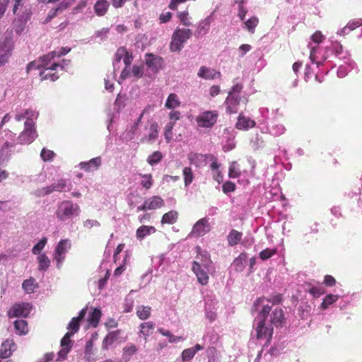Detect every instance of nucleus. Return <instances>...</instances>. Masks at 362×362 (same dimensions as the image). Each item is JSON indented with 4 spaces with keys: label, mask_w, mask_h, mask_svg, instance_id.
<instances>
[{
    "label": "nucleus",
    "mask_w": 362,
    "mask_h": 362,
    "mask_svg": "<svg viewBox=\"0 0 362 362\" xmlns=\"http://www.w3.org/2000/svg\"><path fill=\"white\" fill-rule=\"evenodd\" d=\"M12 12L18 21L25 23L33 14L31 6L25 4V0H13Z\"/></svg>",
    "instance_id": "1"
},
{
    "label": "nucleus",
    "mask_w": 362,
    "mask_h": 362,
    "mask_svg": "<svg viewBox=\"0 0 362 362\" xmlns=\"http://www.w3.org/2000/svg\"><path fill=\"white\" fill-rule=\"evenodd\" d=\"M79 207L76 204H74L71 201H62L58 204L56 211V216L60 221H65L71 218L74 215H78Z\"/></svg>",
    "instance_id": "2"
},
{
    "label": "nucleus",
    "mask_w": 362,
    "mask_h": 362,
    "mask_svg": "<svg viewBox=\"0 0 362 362\" xmlns=\"http://www.w3.org/2000/svg\"><path fill=\"white\" fill-rule=\"evenodd\" d=\"M192 31L190 29H177L173 35L170 49L172 52H179L183 44L191 37Z\"/></svg>",
    "instance_id": "3"
},
{
    "label": "nucleus",
    "mask_w": 362,
    "mask_h": 362,
    "mask_svg": "<svg viewBox=\"0 0 362 362\" xmlns=\"http://www.w3.org/2000/svg\"><path fill=\"white\" fill-rule=\"evenodd\" d=\"M23 132L19 135L18 140L21 144H30L37 138V134L35 129L34 122L27 117Z\"/></svg>",
    "instance_id": "4"
},
{
    "label": "nucleus",
    "mask_w": 362,
    "mask_h": 362,
    "mask_svg": "<svg viewBox=\"0 0 362 362\" xmlns=\"http://www.w3.org/2000/svg\"><path fill=\"white\" fill-rule=\"evenodd\" d=\"M218 116L216 110L205 111L196 117V122L199 127L211 128L216 124Z\"/></svg>",
    "instance_id": "5"
},
{
    "label": "nucleus",
    "mask_w": 362,
    "mask_h": 362,
    "mask_svg": "<svg viewBox=\"0 0 362 362\" xmlns=\"http://www.w3.org/2000/svg\"><path fill=\"white\" fill-rule=\"evenodd\" d=\"M57 57V51H53L45 54L39 58L37 62H31L27 65V72L28 73L33 69H40L49 67L52 64V61Z\"/></svg>",
    "instance_id": "6"
},
{
    "label": "nucleus",
    "mask_w": 362,
    "mask_h": 362,
    "mask_svg": "<svg viewBox=\"0 0 362 362\" xmlns=\"http://www.w3.org/2000/svg\"><path fill=\"white\" fill-rule=\"evenodd\" d=\"M60 68L61 70L65 69V66L61 63H52L49 67H46L43 71L40 72V76L42 81L49 80L50 81H55L59 78V74L57 69Z\"/></svg>",
    "instance_id": "7"
},
{
    "label": "nucleus",
    "mask_w": 362,
    "mask_h": 362,
    "mask_svg": "<svg viewBox=\"0 0 362 362\" xmlns=\"http://www.w3.org/2000/svg\"><path fill=\"white\" fill-rule=\"evenodd\" d=\"M32 310V305L29 303H20L14 304L8 311L9 317H27Z\"/></svg>",
    "instance_id": "8"
},
{
    "label": "nucleus",
    "mask_w": 362,
    "mask_h": 362,
    "mask_svg": "<svg viewBox=\"0 0 362 362\" xmlns=\"http://www.w3.org/2000/svg\"><path fill=\"white\" fill-rule=\"evenodd\" d=\"M192 270L197 278V281L202 286H205L209 283V276L208 272L204 267H202L201 263L197 261L192 262Z\"/></svg>",
    "instance_id": "9"
},
{
    "label": "nucleus",
    "mask_w": 362,
    "mask_h": 362,
    "mask_svg": "<svg viewBox=\"0 0 362 362\" xmlns=\"http://www.w3.org/2000/svg\"><path fill=\"white\" fill-rule=\"evenodd\" d=\"M211 226L209 223V218L204 217L197 221L194 225L191 231V235L195 237H201L204 235L206 233L209 232Z\"/></svg>",
    "instance_id": "10"
},
{
    "label": "nucleus",
    "mask_w": 362,
    "mask_h": 362,
    "mask_svg": "<svg viewBox=\"0 0 362 362\" xmlns=\"http://www.w3.org/2000/svg\"><path fill=\"white\" fill-rule=\"evenodd\" d=\"M145 58L146 66L154 73L158 72L164 66V59L161 57L147 53Z\"/></svg>",
    "instance_id": "11"
},
{
    "label": "nucleus",
    "mask_w": 362,
    "mask_h": 362,
    "mask_svg": "<svg viewBox=\"0 0 362 362\" xmlns=\"http://www.w3.org/2000/svg\"><path fill=\"white\" fill-rule=\"evenodd\" d=\"M70 247L69 240H62L58 243L54 252V259L57 261L58 268L61 267V264L65 258V254Z\"/></svg>",
    "instance_id": "12"
},
{
    "label": "nucleus",
    "mask_w": 362,
    "mask_h": 362,
    "mask_svg": "<svg viewBox=\"0 0 362 362\" xmlns=\"http://www.w3.org/2000/svg\"><path fill=\"white\" fill-rule=\"evenodd\" d=\"M286 318L281 308H275L270 315V322L276 327H282L285 323Z\"/></svg>",
    "instance_id": "13"
},
{
    "label": "nucleus",
    "mask_w": 362,
    "mask_h": 362,
    "mask_svg": "<svg viewBox=\"0 0 362 362\" xmlns=\"http://www.w3.org/2000/svg\"><path fill=\"white\" fill-rule=\"evenodd\" d=\"M240 100V95H228L225 101L227 112L230 114L237 113Z\"/></svg>",
    "instance_id": "14"
},
{
    "label": "nucleus",
    "mask_w": 362,
    "mask_h": 362,
    "mask_svg": "<svg viewBox=\"0 0 362 362\" xmlns=\"http://www.w3.org/2000/svg\"><path fill=\"white\" fill-rule=\"evenodd\" d=\"M16 349V344L13 339H6L0 347V358L10 357Z\"/></svg>",
    "instance_id": "15"
},
{
    "label": "nucleus",
    "mask_w": 362,
    "mask_h": 362,
    "mask_svg": "<svg viewBox=\"0 0 362 362\" xmlns=\"http://www.w3.org/2000/svg\"><path fill=\"white\" fill-rule=\"evenodd\" d=\"M256 332L257 339L268 338L269 339L273 334V327H267L266 321L260 320L257 326Z\"/></svg>",
    "instance_id": "16"
},
{
    "label": "nucleus",
    "mask_w": 362,
    "mask_h": 362,
    "mask_svg": "<svg viewBox=\"0 0 362 362\" xmlns=\"http://www.w3.org/2000/svg\"><path fill=\"white\" fill-rule=\"evenodd\" d=\"M139 329V335L141 336L146 342L148 341V337L152 335L153 332L155 323L151 321L141 323Z\"/></svg>",
    "instance_id": "17"
},
{
    "label": "nucleus",
    "mask_w": 362,
    "mask_h": 362,
    "mask_svg": "<svg viewBox=\"0 0 362 362\" xmlns=\"http://www.w3.org/2000/svg\"><path fill=\"white\" fill-rule=\"evenodd\" d=\"M110 8V3L107 0H95L93 5L94 13L99 17L107 14Z\"/></svg>",
    "instance_id": "18"
},
{
    "label": "nucleus",
    "mask_w": 362,
    "mask_h": 362,
    "mask_svg": "<svg viewBox=\"0 0 362 362\" xmlns=\"http://www.w3.org/2000/svg\"><path fill=\"white\" fill-rule=\"evenodd\" d=\"M158 136V124L156 122H152L149 127V133L141 139L142 143H153Z\"/></svg>",
    "instance_id": "19"
},
{
    "label": "nucleus",
    "mask_w": 362,
    "mask_h": 362,
    "mask_svg": "<svg viewBox=\"0 0 362 362\" xmlns=\"http://www.w3.org/2000/svg\"><path fill=\"white\" fill-rule=\"evenodd\" d=\"M120 334V329L109 332L103 340L102 348L107 350L111 345L119 339Z\"/></svg>",
    "instance_id": "20"
},
{
    "label": "nucleus",
    "mask_w": 362,
    "mask_h": 362,
    "mask_svg": "<svg viewBox=\"0 0 362 362\" xmlns=\"http://www.w3.org/2000/svg\"><path fill=\"white\" fill-rule=\"evenodd\" d=\"M255 122L254 120L245 117L240 113L238 117V121L235 127L239 130H247L250 128L254 127Z\"/></svg>",
    "instance_id": "21"
},
{
    "label": "nucleus",
    "mask_w": 362,
    "mask_h": 362,
    "mask_svg": "<svg viewBox=\"0 0 362 362\" xmlns=\"http://www.w3.org/2000/svg\"><path fill=\"white\" fill-rule=\"evenodd\" d=\"M101 165V158L96 157L90 159L88 162H81L79 164L81 169L86 171H91L97 170Z\"/></svg>",
    "instance_id": "22"
},
{
    "label": "nucleus",
    "mask_w": 362,
    "mask_h": 362,
    "mask_svg": "<svg viewBox=\"0 0 362 362\" xmlns=\"http://www.w3.org/2000/svg\"><path fill=\"white\" fill-rule=\"evenodd\" d=\"M148 210H155L163 207L164 200L159 196H153L145 200Z\"/></svg>",
    "instance_id": "23"
},
{
    "label": "nucleus",
    "mask_w": 362,
    "mask_h": 362,
    "mask_svg": "<svg viewBox=\"0 0 362 362\" xmlns=\"http://www.w3.org/2000/svg\"><path fill=\"white\" fill-rule=\"evenodd\" d=\"M12 54L11 46L4 43L0 49V66H2L8 62Z\"/></svg>",
    "instance_id": "24"
},
{
    "label": "nucleus",
    "mask_w": 362,
    "mask_h": 362,
    "mask_svg": "<svg viewBox=\"0 0 362 362\" xmlns=\"http://www.w3.org/2000/svg\"><path fill=\"white\" fill-rule=\"evenodd\" d=\"M138 351V347L134 344H129L122 349V358L124 362H129L132 356Z\"/></svg>",
    "instance_id": "25"
},
{
    "label": "nucleus",
    "mask_w": 362,
    "mask_h": 362,
    "mask_svg": "<svg viewBox=\"0 0 362 362\" xmlns=\"http://www.w3.org/2000/svg\"><path fill=\"white\" fill-rule=\"evenodd\" d=\"M264 300L271 302L273 305H278L282 301V296L281 294H276L272 296L270 298H265L264 297L258 298L254 302V307L256 309H258V306L262 305L264 303Z\"/></svg>",
    "instance_id": "26"
},
{
    "label": "nucleus",
    "mask_w": 362,
    "mask_h": 362,
    "mask_svg": "<svg viewBox=\"0 0 362 362\" xmlns=\"http://www.w3.org/2000/svg\"><path fill=\"white\" fill-rule=\"evenodd\" d=\"M156 230L155 227L151 226H140L136 232V236L137 239L142 240L146 236L150 235L151 233H156Z\"/></svg>",
    "instance_id": "27"
},
{
    "label": "nucleus",
    "mask_w": 362,
    "mask_h": 362,
    "mask_svg": "<svg viewBox=\"0 0 362 362\" xmlns=\"http://www.w3.org/2000/svg\"><path fill=\"white\" fill-rule=\"evenodd\" d=\"M178 218V212L177 211L171 210L163 214L161 218V223L164 224H174L177 222Z\"/></svg>",
    "instance_id": "28"
},
{
    "label": "nucleus",
    "mask_w": 362,
    "mask_h": 362,
    "mask_svg": "<svg viewBox=\"0 0 362 362\" xmlns=\"http://www.w3.org/2000/svg\"><path fill=\"white\" fill-rule=\"evenodd\" d=\"M102 313L99 308H94L90 313L88 321L90 325L95 328L98 327Z\"/></svg>",
    "instance_id": "29"
},
{
    "label": "nucleus",
    "mask_w": 362,
    "mask_h": 362,
    "mask_svg": "<svg viewBox=\"0 0 362 362\" xmlns=\"http://www.w3.org/2000/svg\"><path fill=\"white\" fill-rule=\"evenodd\" d=\"M216 74L221 75L220 72H216L214 69H210L206 66H201L198 72V76L200 78L206 79H214Z\"/></svg>",
    "instance_id": "30"
},
{
    "label": "nucleus",
    "mask_w": 362,
    "mask_h": 362,
    "mask_svg": "<svg viewBox=\"0 0 362 362\" xmlns=\"http://www.w3.org/2000/svg\"><path fill=\"white\" fill-rule=\"evenodd\" d=\"M242 236L243 233L241 232L234 229L231 230L227 237L228 245L233 247L238 245L242 239Z\"/></svg>",
    "instance_id": "31"
},
{
    "label": "nucleus",
    "mask_w": 362,
    "mask_h": 362,
    "mask_svg": "<svg viewBox=\"0 0 362 362\" xmlns=\"http://www.w3.org/2000/svg\"><path fill=\"white\" fill-rule=\"evenodd\" d=\"M37 287L38 284L33 277L25 280L22 284V288L27 293H33Z\"/></svg>",
    "instance_id": "32"
},
{
    "label": "nucleus",
    "mask_w": 362,
    "mask_h": 362,
    "mask_svg": "<svg viewBox=\"0 0 362 362\" xmlns=\"http://www.w3.org/2000/svg\"><path fill=\"white\" fill-rule=\"evenodd\" d=\"M16 332L19 335H25L28 332V322L24 320H17L13 322Z\"/></svg>",
    "instance_id": "33"
},
{
    "label": "nucleus",
    "mask_w": 362,
    "mask_h": 362,
    "mask_svg": "<svg viewBox=\"0 0 362 362\" xmlns=\"http://www.w3.org/2000/svg\"><path fill=\"white\" fill-rule=\"evenodd\" d=\"M247 259V254L246 252H242L240 255L236 257L233 261V266L238 272L243 271L245 268V263Z\"/></svg>",
    "instance_id": "34"
},
{
    "label": "nucleus",
    "mask_w": 362,
    "mask_h": 362,
    "mask_svg": "<svg viewBox=\"0 0 362 362\" xmlns=\"http://www.w3.org/2000/svg\"><path fill=\"white\" fill-rule=\"evenodd\" d=\"M201 263L202 267H204L206 270H209L212 264L210 255L207 252L199 253L197 256V260Z\"/></svg>",
    "instance_id": "35"
},
{
    "label": "nucleus",
    "mask_w": 362,
    "mask_h": 362,
    "mask_svg": "<svg viewBox=\"0 0 362 362\" xmlns=\"http://www.w3.org/2000/svg\"><path fill=\"white\" fill-rule=\"evenodd\" d=\"M180 105V101L175 93H170L165 102V107L168 109H175Z\"/></svg>",
    "instance_id": "36"
},
{
    "label": "nucleus",
    "mask_w": 362,
    "mask_h": 362,
    "mask_svg": "<svg viewBox=\"0 0 362 362\" xmlns=\"http://www.w3.org/2000/svg\"><path fill=\"white\" fill-rule=\"evenodd\" d=\"M37 262L39 271H46L50 266V260L45 253L38 255Z\"/></svg>",
    "instance_id": "37"
},
{
    "label": "nucleus",
    "mask_w": 362,
    "mask_h": 362,
    "mask_svg": "<svg viewBox=\"0 0 362 362\" xmlns=\"http://www.w3.org/2000/svg\"><path fill=\"white\" fill-rule=\"evenodd\" d=\"M151 308L150 306L141 305L136 308V315L140 320H144L151 316Z\"/></svg>",
    "instance_id": "38"
},
{
    "label": "nucleus",
    "mask_w": 362,
    "mask_h": 362,
    "mask_svg": "<svg viewBox=\"0 0 362 362\" xmlns=\"http://www.w3.org/2000/svg\"><path fill=\"white\" fill-rule=\"evenodd\" d=\"M52 185L56 192H66L71 190V183L67 184L66 181L63 179L57 180V182L53 183Z\"/></svg>",
    "instance_id": "39"
},
{
    "label": "nucleus",
    "mask_w": 362,
    "mask_h": 362,
    "mask_svg": "<svg viewBox=\"0 0 362 362\" xmlns=\"http://www.w3.org/2000/svg\"><path fill=\"white\" fill-rule=\"evenodd\" d=\"M158 332L163 336L167 337L170 343H175L184 339L182 337L175 336L169 330L163 327L158 328Z\"/></svg>",
    "instance_id": "40"
},
{
    "label": "nucleus",
    "mask_w": 362,
    "mask_h": 362,
    "mask_svg": "<svg viewBox=\"0 0 362 362\" xmlns=\"http://www.w3.org/2000/svg\"><path fill=\"white\" fill-rule=\"evenodd\" d=\"M338 299H339V296H337V295H333V294L327 295L324 298V299L320 305V307L322 310H326L329 305H332Z\"/></svg>",
    "instance_id": "41"
},
{
    "label": "nucleus",
    "mask_w": 362,
    "mask_h": 362,
    "mask_svg": "<svg viewBox=\"0 0 362 362\" xmlns=\"http://www.w3.org/2000/svg\"><path fill=\"white\" fill-rule=\"evenodd\" d=\"M259 23V19L257 17L252 16L245 22V28L251 33H254L255 28Z\"/></svg>",
    "instance_id": "42"
},
{
    "label": "nucleus",
    "mask_w": 362,
    "mask_h": 362,
    "mask_svg": "<svg viewBox=\"0 0 362 362\" xmlns=\"http://www.w3.org/2000/svg\"><path fill=\"white\" fill-rule=\"evenodd\" d=\"M182 173H183V177H184L185 185V186L189 185L192 182L193 179H194V175H193L192 168L189 167L184 168V169L182 170Z\"/></svg>",
    "instance_id": "43"
},
{
    "label": "nucleus",
    "mask_w": 362,
    "mask_h": 362,
    "mask_svg": "<svg viewBox=\"0 0 362 362\" xmlns=\"http://www.w3.org/2000/svg\"><path fill=\"white\" fill-rule=\"evenodd\" d=\"M163 157V154L160 151H157L148 157L147 162L149 165H154L158 163L162 160Z\"/></svg>",
    "instance_id": "44"
},
{
    "label": "nucleus",
    "mask_w": 362,
    "mask_h": 362,
    "mask_svg": "<svg viewBox=\"0 0 362 362\" xmlns=\"http://www.w3.org/2000/svg\"><path fill=\"white\" fill-rule=\"evenodd\" d=\"M175 122H170L165 127L164 136L167 143H170L173 139V129Z\"/></svg>",
    "instance_id": "45"
},
{
    "label": "nucleus",
    "mask_w": 362,
    "mask_h": 362,
    "mask_svg": "<svg viewBox=\"0 0 362 362\" xmlns=\"http://www.w3.org/2000/svg\"><path fill=\"white\" fill-rule=\"evenodd\" d=\"M241 175L240 169L237 167V163L233 162L230 163L228 169V177L230 178H237Z\"/></svg>",
    "instance_id": "46"
},
{
    "label": "nucleus",
    "mask_w": 362,
    "mask_h": 362,
    "mask_svg": "<svg viewBox=\"0 0 362 362\" xmlns=\"http://www.w3.org/2000/svg\"><path fill=\"white\" fill-rule=\"evenodd\" d=\"M47 243V238L44 237L42 238L32 249V252L33 255H39L41 254V251L44 249L45 246Z\"/></svg>",
    "instance_id": "47"
},
{
    "label": "nucleus",
    "mask_w": 362,
    "mask_h": 362,
    "mask_svg": "<svg viewBox=\"0 0 362 362\" xmlns=\"http://www.w3.org/2000/svg\"><path fill=\"white\" fill-rule=\"evenodd\" d=\"M80 322L77 317H73L70 322L68 325L67 329L71 330L70 333H73L74 334L76 333L80 328Z\"/></svg>",
    "instance_id": "48"
},
{
    "label": "nucleus",
    "mask_w": 362,
    "mask_h": 362,
    "mask_svg": "<svg viewBox=\"0 0 362 362\" xmlns=\"http://www.w3.org/2000/svg\"><path fill=\"white\" fill-rule=\"evenodd\" d=\"M276 252V249L267 248L259 252V257L262 260H267L274 255Z\"/></svg>",
    "instance_id": "49"
},
{
    "label": "nucleus",
    "mask_w": 362,
    "mask_h": 362,
    "mask_svg": "<svg viewBox=\"0 0 362 362\" xmlns=\"http://www.w3.org/2000/svg\"><path fill=\"white\" fill-rule=\"evenodd\" d=\"M141 176L144 178V180H141V185H142V187L146 189H150L153 185L152 175L145 174L141 175Z\"/></svg>",
    "instance_id": "50"
},
{
    "label": "nucleus",
    "mask_w": 362,
    "mask_h": 362,
    "mask_svg": "<svg viewBox=\"0 0 362 362\" xmlns=\"http://www.w3.org/2000/svg\"><path fill=\"white\" fill-rule=\"evenodd\" d=\"M54 156H55V153H54V151L47 149L45 148H42L41 153H40V156L44 161L52 160Z\"/></svg>",
    "instance_id": "51"
},
{
    "label": "nucleus",
    "mask_w": 362,
    "mask_h": 362,
    "mask_svg": "<svg viewBox=\"0 0 362 362\" xmlns=\"http://www.w3.org/2000/svg\"><path fill=\"white\" fill-rule=\"evenodd\" d=\"M177 16L180 23L184 25L190 26L192 25L189 18V13L187 11L178 13Z\"/></svg>",
    "instance_id": "52"
},
{
    "label": "nucleus",
    "mask_w": 362,
    "mask_h": 362,
    "mask_svg": "<svg viewBox=\"0 0 362 362\" xmlns=\"http://www.w3.org/2000/svg\"><path fill=\"white\" fill-rule=\"evenodd\" d=\"M195 354L194 352V350H192V349L191 348H189L182 351L181 354V358L182 361H188L193 358Z\"/></svg>",
    "instance_id": "53"
},
{
    "label": "nucleus",
    "mask_w": 362,
    "mask_h": 362,
    "mask_svg": "<svg viewBox=\"0 0 362 362\" xmlns=\"http://www.w3.org/2000/svg\"><path fill=\"white\" fill-rule=\"evenodd\" d=\"M204 156L211 161V163L210 165L211 170L213 171L218 170L220 165L218 163L217 158L213 154L205 155Z\"/></svg>",
    "instance_id": "54"
},
{
    "label": "nucleus",
    "mask_w": 362,
    "mask_h": 362,
    "mask_svg": "<svg viewBox=\"0 0 362 362\" xmlns=\"http://www.w3.org/2000/svg\"><path fill=\"white\" fill-rule=\"evenodd\" d=\"M235 189H236L235 184L230 181H226V182L223 183V185L222 186L223 192L225 194L233 192H235Z\"/></svg>",
    "instance_id": "55"
},
{
    "label": "nucleus",
    "mask_w": 362,
    "mask_h": 362,
    "mask_svg": "<svg viewBox=\"0 0 362 362\" xmlns=\"http://www.w3.org/2000/svg\"><path fill=\"white\" fill-rule=\"evenodd\" d=\"M127 49L124 47H119L115 54V60L117 62H119L122 59L123 60L124 57L127 54Z\"/></svg>",
    "instance_id": "56"
},
{
    "label": "nucleus",
    "mask_w": 362,
    "mask_h": 362,
    "mask_svg": "<svg viewBox=\"0 0 362 362\" xmlns=\"http://www.w3.org/2000/svg\"><path fill=\"white\" fill-rule=\"evenodd\" d=\"M308 292L314 297V298H318L321 295L324 294L325 293V289L322 287H316L313 286L311 287Z\"/></svg>",
    "instance_id": "57"
},
{
    "label": "nucleus",
    "mask_w": 362,
    "mask_h": 362,
    "mask_svg": "<svg viewBox=\"0 0 362 362\" xmlns=\"http://www.w3.org/2000/svg\"><path fill=\"white\" fill-rule=\"evenodd\" d=\"M73 333L66 332L61 340V346L65 348H71V341L70 338L73 336Z\"/></svg>",
    "instance_id": "58"
},
{
    "label": "nucleus",
    "mask_w": 362,
    "mask_h": 362,
    "mask_svg": "<svg viewBox=\"0 0 362 362\" xmlns=\"http://www.w3.org/2000/svg\"><path fill=\"white\" fill-rule=\"evenodd\" d=\"M272 310V306L269 305H264L262 308L259 310V315L262 318L261 320L266 321L267 317Z\"/></svg>",
    "instance_id": "59"
},
{
    "label": "nucleus",
    "mask_w": 362,
    "mask_h": 362,
    "mask_svg": "<svg viewBox=\"0 0 362 362\" xmlns=\"http://www.w3.org/2000/svg\"><path fill=\"white\" fill-rule=\"evenodd\" d=\"M54 192L53 185H51L50 186L45 187L41 189H39L37 190V195L39 197H42L47 195L49 194H51L52 192Z\"/></svg>",
    "instance_id": "60"
},
{
    "label": "nucleus",
    "mask_w": 362,
    "mask_h": 362,
    "mask_svg": "<svg viewBox=\"0 0 362 362\" xmlns=\"http://www.w3.org/2000/svg\"><path fill=\"white\" fill-rule=\"evenodd\" d=\"M132 75L135 76L137 78H140L142 77L144 74V68L142 66H133L132 71Z\"/></svg>",
    "instance_id": "61"
},
{
    "label": "nucleus",
    "mask_w": 362,
    "mask_h": 362,
    "mask_svg": "<svg viewBox=\"0 0 362 362\" xmlns=\"http://www.w3.org/2000/svg\"><path fill=\"white\" fill-rule=\"evenodd\" d=\"M311 40L313 42L320 44L322 42L323 40H325V36L322 34L320 31L317 30L312 35Z\"/></svg>",
    "instance_id": "62"
},
{
    "label": "nucleus",
    "mask_w": 362,
    "mask_h": 362,
    "mask_svg": "<svg viewBox=\"0 0 362 362\" xmlns=\"http://www.w3.org/2000/svg\"><path fill=\"white\" fill-rule=\"evenodd\" d=\"M332 50L336 56H339L342 53L343 46L338 42L332 44Z\"/></svg>",
    "instance_id": "63"
},
{
    "label": "nucleus",
    "mask_w": 362,
    "mask_h": 362,
    "mask_svg": "<svg viewBox=\"0 0 362 362\" xmlns=\"http://www.w3.org/2000/svg\"><path fill=\"white\" fill-rule=\"evenodd\" d=\"M361 25H362V19H358L349 22L345 27V29L353 30L355 28L360 27Z\"/></svg>",
    "instance_id": "64"
}]
</instances>
